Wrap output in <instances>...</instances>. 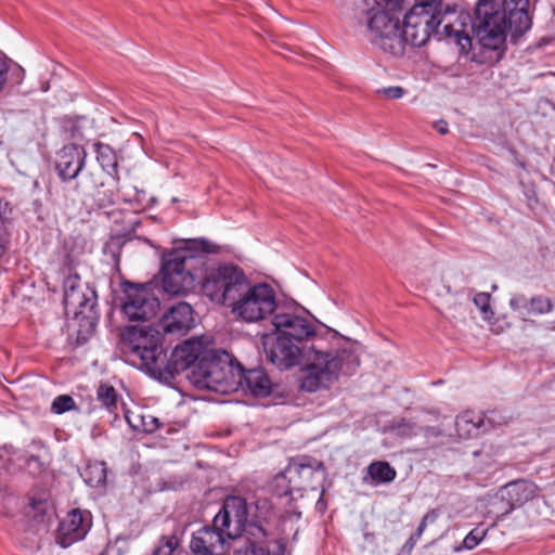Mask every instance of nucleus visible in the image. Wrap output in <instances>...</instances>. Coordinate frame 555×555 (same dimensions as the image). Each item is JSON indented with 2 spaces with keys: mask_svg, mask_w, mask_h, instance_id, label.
<instances>
[{
  "mask_svg": "<svg viewBox=\"0 0 555 555\" xmlns=\"http://www.w3.org/2000/svg\"><path fill=\"white\" fill-rule=\"evenodd\" d=\"M531 27V18L525 8L504 9L493 0H479L475 10V22H470V31L483 49L498 52V59L503 53L506 30L512 38L522 36Z\"/></svg>",
  "mask_w": 555,
  "mask_h": 555,
  "instance_id": "20e7f679",
  "label": "nucleus"
},
{
  "mask_svg": "<svg viewBox=\"0 0 555 555\" xmlns=\"http://www.w3.org/2000/svg\"><path fill=\"white\" fill-rule=\"evenodd\" d=\"M378 93L383 94L387 99H400L404 95L405 91L399 86H392L379 89Z\"/></svg>",
  "mask_w": 555,
  "mask_h": 555,
  "instance_id": "ea45409f",
  "label": "nucleus"
},
{
  "mask_svg": "<svg viewBox=\"0 0 555 555\" xmlns=\"http://www.w3.org/2000/svg\"><path fill=\"white\" fill-rule=\"evenodd\" d=\"M78 186L81 188L80 202L83 205L105 208L114 203L112 192L104 188V181L99 175L90 173Z\"/></svg>",
  "mask_w": 555,
  "mask_h": 555,
  "instance_id": "aec40b11",
  "label": "nucleus"
},
{
  "mask_svg": "<svg viewBox=\"0 0 555 555\" xmlns=\"http://www.w3.org/2000/svg\"><path fill=\"white\" fill-rule=\"evenodd\" d=\"M85 474L87 482L92 487L103 485L106 480V468L103 463L88 465Z\"/></svg>",
  "mask_w": 555,
  "mask_h": 555,
  "instance_id": "c85d7f7f",
  "label": "nucleus"
},
{
  "mask_svg": "<svg viewBox=\"0 0 555 555\" xmlns=\"http://www.w3.org/2000/svg\"><path fill=\"white\" fill-rule=\"evenodd\" d=\"M485 531L479 529L472 530L464 539L463 545L467 550H472L483 539Z\"/></svg>",
  "mask_w": 555,
  "mask_h": 555,
  "instance_id": "58836bf2",
  "label": "nucleus"
},
{
  "mask_svg": "<svg viewBox=\"0 0 555 555\" xmlns=\"http://www.w3.org/2000/svg\"><path fill=\"white\" fill-rule=\"evenodd\" d=\"M87 153L81 145L67 144L56 154L55 169L59 177L66 181L75 179L85 167Z\"/></svg>",
  "mask_w": 555,
  "mask_h": 555,
  "instance_id": "f3484780",
  "label": "nucleus"
},
{
  "mask_svg": "<svg viewBox=\"0 0 555 555\" xmlns=\"http://www.w3.org/2000/svg\"><path fill=\"white\" fill-rule=\"evenodd\" d=\"M203 292L216 304L230 306L232 313L245 322H258L276 308L275 293L266 283L251 284L237 266L224 264L211 270Z\"/></svg>",
  "mask_w": 555,
  "mask_h": 555,
  "instance_id": "f257e3e1",
  "label": "nucleus"
},
{
  "mask_svg": "<svg viewBox=\"0 0 555 555\" xmlns=\"http://www.w3.org/2000/svg\"><path fill=\"white\" fill-rule=\"evenodd\" d=\"M28 514H33L34 517L44 516L51 509L52 504L47 493H39L29 500Z\"/></svg>",
  "mask_w": 555,
  "mask_h": 555,
  "instance_id": "cd10ccee",
  "label": "nucleus"
},
{
  "mask_svg": "<svg viewBox=\"0 0 555 555\" xmlns=\"http://www.w3.org/2000/svg\"><path fill=\"white\" fill-rule=\"evenodd\" d=\"M9 66L7 64V61L2 57H0V90L3 88L5 81H7V74H8Z\"/></svg>",
  "mask_w": 555,
  "mask_h": 555,
  "instance_id": "37998d69",
  "label": "nucleus"
},
{
  "mask_svg": "<svg viewBox=\"0 0 555 555\" xmlns=\"http://www.w3.org/2000/svg\"><path fill=\"white\" fill-rule=\"evenodd\" d=\"M304 360L300 387L308 392L328 389L338 380L340 373L350 375L360 364L356 348L350 343L336 350H323L321 344H312Z\"/></svg>",
  "mask_w": 555,
  "mask_h": 555,
  "instance_id": "39448f33",
  "label": "nucleus"
},
{
  "mask_svg": "<svg viewBox=\"0 0 555 555\" xmlns=\"http://www.w3.org/2000/svg\"><path fill=\"white\" fill-rule=\"evenodd\" d=\"M263 538L264 537H259L250 540V538L247 537L244 541H237L233 555H275L264 551L261 545V539Z\"/></svg>",
  "mask_w": 555,
  "mask_h": 555,
  "instance_id": "393cba45",
  "label": "nucleus"
},
{
  "mask_svg": "<svg viewBox=\"0 0 555 555\" xmlns=\"http://www.w3.org/2000/svg\"><path fill=\"white\" fill-rule=\"evenodd\" d=\"M96 302L95 291L82 283L77 275L68 276L65 280L64 305L67 312H72L76 317L91 318Z\"/></svg>",
  "mask_w": 555,
  "mask_h": 555,
  "instance_id": "ddd939ff",
  "label": "nucleus"
},
{
  "mask_svg": "<svg viewBox=\"0 0 555 555\" xmlns=\"http://www.w3.org/2000/svg\"><path fill=\"white\" fill-rule=\"evenodd\" d=\"M98 399L103 406L112 411L117 405V392L115 388L107 384H101L96 391Z\"/></svg>",
  "mask_w": 555,
  "mask_h": 555,
  "instance_id": "c756f323",
  "label": "nucleus"
},
{
  "mask_svg": "<svg viewBox=\"0 0 555 555\" xmlns=\"http://www.w3.org/2000/svg\"><path fill=\"white\" fill-rule=\"evenodd\" d=\"M267 359L281 370L291 369L299 363L300 358L307 353L306 346H299L294 340L276 334L266 335L262 341Z\"/></svg>",
  "mask_w": 555,
  "mask_h": 555,
  "instance_id": "f8f14e48",
  "label": "nucleus"
},
{
  "mask_svg": "<svg viewBox=\"0 0 555 555\" xmlns=\"http://www.w3.org/2000/svg\"><path fill=\"white\" fill-rule=\"evenodd\" d=\"M554 309V304L551 298L537 295L529 299V309L528 314H546L552 312Z\"/></svg>",
  "mask_w": 555,
  "mask_h": 555,
  "instance_id": "bb28decb",
  "label": "nucleus"
},
{
  "mask_svg": "<svg viewBox=\"0 0 555 555\" xmlns=\"http://www.w3.org/2000/svg\"><path fill=\"white\" fill-rule=\"evenodd\" d=\"M26 469L33 476L40 475L44 469V463L37 455H30L26 460Z\"/></svg>",
  "mask_w": 555,
  "mask_h": 555,
  "instance_id": "4c0bfd02",
  "label": "nucleus"
},
{
  "mask_svg": "<svg viewBox=\"0 0 555 555\" xmlns=\"http://www.w3.org/2000/svg\"><path fill=\"white\" fill-rule=\"evenodd\" d=\"M371 9L367 12V28L372 34V42L391 54L403 53L402 27L400 20L389 9Z\"/></svg>",
  "mask_w": 555,
  "mask_h": 555,
  "instance_id": "1a4fd4ad",
  "label": "nucleus"
},
{
  "mask_svg": "<svg viewBox=\"0 0 555 555\" xmlns=\"http://www.w3.org/2000/svg\"><path fill=\"white\" fill-rule=\"evenodd\" d=\"M140 422L142 427L141 431L149 434L155 433L162 426L159 420L151 414H141Z\"/></svg>",
  "mask_w": 555,
  "mask_h": 555,
  "instance_id": "c9c22d12",
  "label": "nucleus"
},
{
  "mask_svg": "<svg viewBox=\"0 0 555 555\" xmlns=\"http://www.w3.org/2000/svg\"><path fill=\"white\" fill-rule=\"evenodd\" d=\"M178 546L179 540L176 535H164L153 555H175Z\"/></svg>",
  "mask_w": 555,
  "mask_h": 555,
  "instance_id": "2f4dec72",
  "label": "nucleus"
},
{
  "mask_svg": "<svg viewBox=\"0 0 555 555\" xmlns=\"http://www.w3.org/2000/svg\"><path fill=\"white\" fill-rule=\"evenodd\" d=\"M248 390L255 397H267L271 393V382L262 369L245 371L240 364V378H236V390Z\"/></svg>",
  "mask_w": 555,
  "mask_h": 555,
  "instance_id": "412c9836",
  "label": "nucleus"
},
{
  "mask_svg": "<svg viewBox=\"0 0 555 555\" xmlns=\"http://www.w3.org/2000/svg\"><path fill=\"white\" fill-rule=\"evenodd\" d=\"M434 127L440 134H447L449 131L448 124L444 120L436 121Z\"/></svg>",
  "mask_w": 555,
  "mask_h": 555,
  "instance_id": "c03bdc74",
  "label": "nucleus"
},
{
  "mask_svg": "<svg viewBox=\"0 0 555 555\" xmlns=\"http://www.w3.org/2000/svg\"><path fill=\"white\" fill-rule=\"evenodd\" d=\"M128 424L134 429V430H142L140 417L141 415L134 414V413H126L125 415Z\"/></svg>",
  "mask_w": 555,
  "mask_h": 555,
  "instance_id": "a19ab883",
  "label": "nucleus"
},
{
  "mask_svg": "<svg viewBox=\"0 0 555 555\" xmlns=\"http://www.w3.org/2000/svg\"><path fill=\"white\" fill-rule=\"evenodd\" d=\"M438 517H439V512L437 509H430L429 512H427L425 514V516L423 517L422 521L420 522L418 528L416 530V533L411 539H413V538H415V539L421 538V535L425 531L427 525L436 522Z\"/></svg>",
  "mask_w": 555,
  "mask_h": 555,
  "instance_id": "e433bc0d",
  "label": "nucleus"
},
{
  "mask_svg": "<svg viewBox=\"0 0 555 555\" xmlns=\"http://www.w3.org/2000/svg\"><path fill=\"white\" fill-rule=\"evenodd\" d=\"M159 308L158 299L147 286L130 285L125 289L122 312L130 321H144L154 317Z\"/></svg>",
  "mask_w": 555,
  "mask_h": 555,
  "instance_id": "2eb2a0df",
  "label": "nucleus"
},
{
  "mask_svg": "<svg viewBox=\"0 0 555 555\" xmlns=\"http://www.w3.org/2000/svg\"><path fill=\"white\" fill-rule=\"evenodd\" d=\"M218 247L204 238L186 240L183 246L163 256V287L167 294L182 295L193 287L192 262L203 254L217 253Z\"/></svg>",
  "mask_w": 555,
  "mask_h": 555,
  "instance_id": "0eeeda50",
  "label": "nucleus"
},
{
  "mask_svg": "<svg viewBox=\"0 0 555 555\" xmlns=\"http://www.w3.org/2000/svg\"><path fill=\"white\" fill-rule=\"evenodd\" d=\"M548 328L555 331V321L548 323Z\"/></svg>",
  "mask_w": 555,
  "mask_h": 555,
  "instance_id": "a18cd8bd",
  "label": "nucleus"
},
{
  "mask_svg": "<svg viewBox=\"0 0 555 555\" xmlns=\"http://www.w3.org/2000/svg\"><path fill=\"white\" fill-rule=\"evenodd\" d=\"M72 410H76V403L69 395H60L52 401L51 411L55 414H63Z\"/></svg>",
  "mask_w": 555,
  "mask_h": 555,
  "instance_id": "7c9ffc66",
  "label": "nucleus"
},
{
  "mask_svg": "<svg viewBox=\"0 0 555 555\" xmlns=\"http://www.w3.org/2000/svg\"><path fill=\"white\" fill-rule=\"evenodd\" d=\"M401 0H375L376 4L382 8H386L389 10L400 9Z\"/></svg>",
  "mask_w": 555,
  "mask_h": 555,
  "instance_id": "79ce46f5",
  "label": "nucleus"
},
{
  "mask_svg": "<svg viewBox=\"0 0 555 555\" xmlns=\"http://www.w3.org/2000/svg\"><path fill=\"white\" fill-rule=\"evenodd\" d=\"M367 475L374 485H379L393 481L397 472L388 462L377 461L367 466Z\"/></svg>",
  "mask_w": 555,
  "mask_h": 555,
  "instance_id": "5701e85b",
  "label": "nucleus"
},
{
  "mask_svg": "<svg viewBox=\"0 0 555 555\" xmlns=\"http://www.w3.org/2000/svg\"><path fill=\"white\" fill-rule=\"evenodd\" d=\"M455 428L459 437L474 438L487 431L486 421L482 414L474 411H464L455 418Z\"/></svg>",
  "mask_w": 555,
  "mask_h": 555,
  "instance_id": "4be33fe9",
  "label": "nucleus"
},
{
  "mask_svg": "<svg viewBox=\"0 0 555 555\" xmlns=\"http://www.w3.org/2000/svg\"><path fill=\"white\" fill-rule=\"evenodd\" d=\"M193 309L181 301L173 305L158 321L157 326L165 334L184 335L193 326Z\"/></svg>",
  "mask_w": 555,
  "mask_h": 555,
  "instance_id": "6ab92c4d",
  "label": "nucleus"
},
{
  "mask_svg": "<svg viewBox=\"0 0 555 555\" xmlns=\"http://www.w3.org/2000/svg\"><path fill=\"white\" fill-rule=\"evenodd\" d=\"M228 537L214 525L205 526L192 534L190 548L194 555H222Z\"/></svg>",
  "mask_w": 555,
  "mask_h": 555,
  "instance_id": "a211bd4d",
  "label": "nucleus"
},
{
  "mask_svg": "<svg viewBox=\"0 0 555 555\" xmlns=\"http://www.w3.org/2000/svg\"><path fill=\"white\" fill-rule=\"evenodd\" d=\"M96 160L108 176L117 175V157L113 149L103 143L95 144Z\"/></svg>",
  "mask_w": 555,
  "mask_h": 555,
  "instance_id": "b1692460",
  "label": "nucleus"
},
{
  "mask_svg": "<svg viewBox=\"0 0 555 555\" xmlns=\"http://www.w3.org/2000/svg\"><path fill=\"white\" fill-rule=\"evenodd\" d=\"M287 467L284 472L276 474L271 483V491L278 496L292 495L294 492H297L295 488L292 486V480L288 478Z\"/></svg>",
  "mask_w": 555,
  "mask_h": 555,
  "instance_id": "a878e982",
  "label": "nucleus"
},
{
  "mask_svg": "<svg viewBox=\"0 0 555 555\" xmlns=\"http://www.w3.org/2000/svg\"><path fill=\"white\" fill-rule=\"evenodd\" d=\"M287 473L297 492L317 490V485L325 478L324 464L305 455L292 459L287 465Z\"/></svg>",
  "mask_w": 555,
  "mask_h": 555,
  "instance_id": "4468645a",
  "label": "nucleus"
},
{
  "mask_svg": "<svg viewBox=\"0 0 555 555\" xmlns=\"http://www.w3.org/2000/svg\"><path fill=\"white\" fill-rule=\"evenodd\" d=\"M509 307L515 312L528 314L529 299L524 294H516L511 298Z\"/></svg>",
  "mask_w": 555,
  "mask_h": 555,
  "instance_id": "f704fd0d",
  "label": "nucleus"
},
{
  "mask_svg": "<svg viewBox=\"0 0 555 555\" xmlns=\"http://www.w3.org/2000/svg\"><path fill=\"white\" fill-rule=\"evenodd\" d=\"M322 504V498L319 499L318 505Z\"/></svg>",
  "mask_w": 555,
  "mask_h": 555,
  "instance_id": "49530a36",
  "label": "nucleus"
},
{
  "mask_svg": "<svg viewBox=\"0 0 555 555\" xmlns=\"http://www.w3.org/2000/svg\"><path fill=\"white\" fill-rule=\"evenodd\" d=\"M188 341L198 343L199 352L190 363L195 365V383L216 392H231L236 390V378H240V363L234 361L230 353L223 350L208 348L203 338H192Z\"/></svg>",
  "mask_w": 555,
  "mask_h": 555,
  "instance_id": "423d86ee",
  "label": "nucleus"
},
{
  "mask_svg": "<svg viewBox=\"0 0 555 555\" xmlns=\"http://www.w3.org/2000/svg\"><path fill=\"white\" fill-rule=\"evenodd\" d=\"M91 527V514L74 508L68 512L57 530V543L62 547H67L73 543L82 540Z\"/></svg>",
  "mask_w": 555,
  "mask_h": 555,
  "instance_id": "dca6fc26",
  "label": "nucleus"
},
{
  "mask_svg": "<svg viewBox=\"0 0 555 555\" xmlns=\"http://www.w3.org/2000/svg\"><path fill=\"white\" fill-rule=\"evenodd\" d=\"M401 36L403 47H423L436 36L455 43L466 53L472 48L470 16L442 0H414L404 14Z\"/></svg>",
  "mask_w": 555,
  "mask_h": 555,
  "instance_id": "7ed1b4c3",
  "label": "nucleus"
},
{
  "mask_svg": "<svg viewBox=\"0 0 555 555\" xmlns=\"http://www.w3.org/2000/svg\"><path fill=\"white\" fill-rule=\"evenodd\" d=\"M272 324L276 334L294 340L299 346H306L307 343L321 344L317 340V327L314 323L307 318L293 312L275 313Z\"/></svg>",
  "mask_w": 555,
  "mask_h": 555,
  "instance_id": "9b49d317",
  "label": "nucleus"
},
{
  "mask_svg": "<svg viewBox=\"0 0 555 555\" xmlns=\"http://www.w3.org/2000/svg\"><path fill=\"white\" fill-rule=\"evenodd\" d=\"M482 416L486 421L487 431L491 428L507 424V417L499 411H489L486 414H482Z\"/></svg>",
  "mask_w": 555,
  "mask_h": 555,
  "instance_id": "72a5a7b5",
  "label": "nucleus"
},
{
  "mask_svg": "<svg viewBox=\"0 0 555 555\" xmlns=\"http://www.w3.org/2000/svg\"><path fill=\"white\" fill-rule=\"evenodd\" d=\"M214 526L231 540L241 538L243 531L251 538L266 537L261 526L248 525L247 502L241 496L233 495L225 499L222 508L214 517Z\"/></svg>",
  "mask_w": 555,
  "mask_h": 555,
  "instance_id": "6e6552de",
  "label": "nucleus"
},
{
  "mask_svg": "<svg viewBox=\"0 0 555 555\" xmlns=\"http://www.w3.org/2000/svg\"><path fill=\"white\" fill-rule=\"evenodd\" d=\"M159 327L128 326L120 336V349L128 361L150 376L169 382L177 374L190 367V363L199 352L201 345L193 341H184L177 346L168 356L162 345Z\"/></svg>",
  "mask_w": 555,
  "mask_h": 555,
  "instance_id": "f03ea898",
  "label": "nucleus"
},
{
  "mask_svg": "<svg viewBox=\"0 0 555 555\" xmlns=\"http://www.w3.org/2000/svg\"><path fill=\"white\" fill-rule=\"evenodd\" d=\"M538 493L539 488L532 481L526 479L511 481L501 487L493 495L490 512L496 516L508 515L515 507L534 499Z\"/></svg>",
  "mask_w": 555,
  "mask_h": 555,
  "instance_id": "9d476101",
  "label": "nucleus"
},
{
  "mask_svg": "<svg viewBox=\"0 0 555 555\" xmlns=\"http://www.w3.org/2000/svg\"><path fill=\"white\" fill-rule=\"evenodd\" d=\"M475 306L480 310L485 320H490L493 317V311L490 307V294L478 293L474 297Z\"/></svg>",
  "mask_w": 555,
  "mask_h": 555,
  "instance_id": "473e14b6",
  "label": "nucleus"
}]
</instances>
